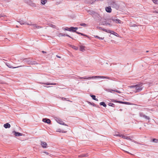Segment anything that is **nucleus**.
<instances>
[{"mask_svg":"<svg viewBox=\"0 0 158 158\" xmlns=\"http://www.w3.org/2000/svg\"><path fill=\"white\" fill-rule=\"evenodd\" d=\"M143 84L141 83H139L137 84L133 85L128 86L130 89H133V91L135 93H137L140 92L142 90L143 88Z\"/></svg>","mask_w":158,"mask_h":158,"instance_id":"obj_1","label":"nucleus"},{"mask_svg":"<svg viewBox=\"0 0 158 158\" xmlns=\"http://www.w3.org/2000/svg\"><path fill=\"white\" fill-rule=\"evenodd\" d=\"M102 78L103 79H110V77H107V76H93L92 77H83V79H86L88 80H90L92 79H95L96 78Z\"/></svg>","mask_w":158,"mask_h":158,"instance_id":"obj_2","label":"nucleus"},{"mask_svg":"<svg viewBox=\"0 0 158 158\" xmlns=\"http://www.w3.org/2000/svg\"><path fill=\"white\" fill-rule=\"evenodd\" d=\"M109 5L112 7L118 9V6L116 3L113 1H111L110 2Z\"/></svg>","mask_w":158,"mask_h":158,"instance_id":"obj_3","label":"nucleus"},{"mask_svg":"<svg viewBox=\"0 0 158 158\" xmlns=\"http://www.w3.org/2000/svg\"><path fill=\"white\" fill-rule=\"evenodd\" d=\"M103 31H105L107 33H110L111 34H113L117 36H118V34L117 33H116L113 31H111L109 30H106V29H103Z\"/></svg>","mask_w":158,"mask_h":158,"instance_id":"obj_4","label":"nucleus"},{"mask_svg":"<svg viewBox=\"0 0 158 158\" xmlns=\"http://www.w3.org/2000/svg\"><path fill=\"white\" fill-rule=\"evenodd\" d=\"M111 20L112 21L117 23H122V21L116 18H112Z\"/></svg>","mask_w":158,"mask_h":158,"instance_id":"obj_5","label":"nucleus"},{"mask_svg":"<svg viewBox=\"0 0 158 158\" xmlns=\"http://www.w3.org/2000/svg\"><path fill=\"white\" fill-rule=\"evenodd\" d=\"M19 23L20 24L23 25V24H27V25H31V23H27V22H25L23 20H20L19 21H18Z\"/></svg>","mask_w":158,"mask_h":158,"instance_id":"obj_6","label":"nucleus"},{"mask_svg":"<svg viewBox=\"0 0 158 158\" xmlns=\"http://www.w3.org/2000/svg\"><path fill=\"white\" fill-rule=\"evenodd\" d=\"M6 64L9 68L12 69H15L16 68L21 67L22 66H19L14 67L12 66L10 64H9L8 63H6Z\"/></svg>","mask_w":158,"mask_h":158,"instance_id":"obj_7","label":"nucleus"},{"mask_svg":"<svg viewBox=\"0 0 158 158\" xmlns=\"http://www.w3.org/2000/svg\"><path fill=\"white\" fill-rule=\"evenodd\" d=\"M42 121L43 122L47 123L48 124H50L51 123V121L49 119H47L46 118H43Z\"/></svg>","mask_w":158,"mask_h":158,"instance_id":"obj_8","label":"nucleus"},{"mask_svg":"<svg viewBox=\"0 0 158 158\" xmlns=\"http://www.w3.org/2000/svg\"><path fill=\"white\" fill-rule=\"evenodd\" d=\"M56 121L58 123L60 124L63 125L67 126H68L67 124H64L63 122L60 120V119L56 120Z\"/></svg>","mask_w":158,"mask_h":158,"instance_id":"obj_9","label":"nucleus"},{"mask_svg":"<svg viewBox=\"0 0 158 158\" xmlns=\"http://www.w3.org/2000/svg\"><path fill=\"white\" fill-rule=\"evenodd\" d=\"M105 10L106 12L108 13L111 12L112 9L110 6L106 7L105 8Z\"/></svg>","mask_w":158,"mask_h":158,"instance_id":"obj_10","label":"nucleus"},{"mask_svg":"<svg viewBox=\"0 0 158 158\" xmlns=\"http://www.w3.org/2000/svg\"><path fill=\"white\" fill-rule=\"evenodd\" d=\"M13 133H14V134L16 136H20L22 135V134L19 132H16L15 131H13Z\"/></svg>","mask_w":158,"mask_h":158,"instance_id":"obj_11","label":"nucleus"},{"mask_svg":"<svg viewBox=\"0 0 158 158\" xmlns=\"http://www.w3.org/2000/svg\"><path fill=\"white\" fill-rule=\"evenodd\" d=\"M41 144L43 148H47V144L46 142H41Z\"/></svg>","mask_w":158,"mask_h":158,"instance_id":"obj_12","label":"nucleus"},{"mask_svg":"<svg viewBox=\"0 0 158 158\" xmlns=\"http://www.w3.org/2000/svg\"><path fill=\"white\" fill-rule=\"evenodd\" d=\"M65 36L71 38V37L68 35H65V34H63V33H60L58 35V36L59 37H60L61 36Z\"/></svg>","mask_w":158,"mask_h":158,"instance_id":"obj_13","label":"nucleus"},{"mask_svg":"<svg viewBox=\"0 0 158 158\" xmlns=\"http://www.w3.org/2000/svg\"><path fill=\"white\" fill-rule=\"evenodd\" d=\"M31 25L32 26L33 28L35 29H39L41 27L40 26H37L36 24H31Z\"/></svg>","mask_w":158,"mask_h":158,"instance_id":"obj_14","label":"nucleus"},{"mask_svg":"<svg viewBox=\"0 0 158 158\" xmlns=\"http://www.w3.org/2000/svg\"><path fill=\"white\" fill-rule=\"evenodd\" d=\"M120 136H121V137H122V138H123V139H128V140H131V139L128 137L127 136H125V135H122V134H121V135H120Z\"/></svg>","mask_w":158,"mask_h":158,"instance_id":"obj_15","label":"nucleus"},{"mask_svg":"<svg viewBox=\"0 0 158 158\" xmlns=\"http://www.w3.org/2000/svg\"><path fill=\"white\" fill-rule=\"evenodd\" d=\"M3 126L5 128H10V125L9 123H6L4 124Z\"/></svg>","mask_w":158,"mask_h":158,"instance_id":"obj_16","label":"nucleus"},{"mask_svg":"<svg viewBox=\"0 0 158 158\" xmlns=\"http://www.w3.org/2000/svg\"><path fill=\"white\" fill-rule=\"evenodd\" d=\"M88 13L91 15H94L95 13V12L94 11L91 10H89L88 11Z\"/></svg>","mask_w":158,"mask_h":158,"instance_id":"obj_17","label":"nucleus"},{"mask_svg":"<svg viewBox=\"0 0 158 158\" xmlns=\"http://www.w3.org/2000/svg\"><path fill=\"white\" fill-rule=\"evenodd\" d=\"M37 64L35 61H30V62L28 63V64Z\"/></svg>","mask_w":158,"mask_h":158,"instance_id":"obj_18","label":"nucleus"},{"mask_svg":"<svg viewBox=\"0 0 158 158\" xmlns=\"http://www.w3.org/2000/svg\"><path fill=\"white\" fill-rule=\"evenodd\" d=\"M85 47L83 46H81L80 47V51L82 52L85 51Z\"/></svg>","mask_w":158,"mask_h":158,"instance_id":"obj_19","label":"nucleus"},{"mask_svg":"<svg viewBox=\"0 0 158 158\" xmlns=\"http://www.w3.org/2000/svg\"><path fill=\"white\" fill-rule=\"evenodd\" d=\"M90 96L92 98V99L94 100L98 101V99L96 98V96L94 95H91Z\"/></svg>","mask_w":158,"mask_h":158,"instance_id":"obj_20","label":"nucleus"},{"mask_svg":"<svg viewBox=\"0 0 158 158\" xmlns=\"http://www.w3.org/2000/svg\"><path fill=\"white\" fill-rule=\"evenodd\" d=\"M74 28L73 27H71L69 28V31H73V32H75L76 31H75V30H74V28Z\"/></svg>","mask_w":158,"mask_h":158,"instance_id":"obj_21","label":"nucleus"},{"mask_svg":"<svg viewBox=\"0 0 158 158\" xmlns=\"http://www.w3.org/2000/svg\"><path fill=\"white\" fill-rule=\"evenodd\" d=\"M47 1L46 0H41V3L42 5H44L46 2H47Z\"/></svg>","mask_w":158,"mask_h":158,"instance_id":"obj_22","label":"nucleus"},{"mask_svg":"<svg viewBox=\"0 0 158 158\" xmlns=\"http://www.w3.org/2000/svg\"><path fill=\"white\" fill-rule=\"evenodd\" d=\"M100 105L101 106H103L104 107H106V105L103 102H101L100 103Z\"/></svg>","mask_w":158,"mask_h":158,"instance_id":"obj_23","label":"nucleus"},{"mask_svg":"<svg viewBox=\"0 0 158 158\" xmlns=\"http://www.w3.org/2000/svg\"><path fill=\"white\" fill-rule=\"evenodd\" d=\"M44 84L47 85H56V83H44Z\"/></svg>","mask_w":158,"mask_h":158,"instance_id":"obj_24","label":"nucleus"},{"mask_svg":"<svg viewBox=\"0 0 158 158\" xmlns=\"http://www.w3.org/2000/svg\"><path fill=\"white\" fill-rule=\"evenodd\" d=\"M71 46L72 48H73V49H75L76 50H77L78 49V48L75 46L73 45H71Z\"/></svg>","mask_w":158,"mask_h":158,"instance_id":"obj_25","label":"nucleus"},{"mask_svg":"<svg viewBox=\"0 0 158 158\" xmlns=\"http://www.w3.org/2000/svg\"><path fill=\"white\" fill-rule=\"evenodd\" d=\"M94 36L95 38H98L100 40H103L104 38V37H103V38L100 37L98 36H97V35H96V36L94 35Z\"/></svg>","mask_w":158,"mask_h":158,"instance_id":"obj_26","label":"nucleus"},{"mask_svg":"<svg viewBox=\"0 0 158 158\" xmlns=\"http://www.w3.org/2000/svg\"><path fill=\"white\" fill-rule=\"evenodd\" d=\"M152 1L155 4H158V0H152Z\"/></svg>","mask_w":158,"mask_h":158,"instance_id":"obj_27","label":"nucleus"},{"mask_svg":"<svg viewBox=\"0 0 158 158\" xmlns=\"http://www.w3.org/2000/svg\"><path fill=\"white\" fill-rule=\"evenodd\" d=\"M56 131L59 132H62L63 133V132L65 133L66 132V131H62L60 129H57Z\"/></svg>","mask_w":158,"mask_h":158,"instance_id":"obj_28","label":"nucleus"},{"mask_svg":"<svg viewBox=\"0 0 158 158\" xmlns=\"http://www.w3.org/2000/svg\"><path fill=\"white\" fill-rule=\"evenodd\" d=\"M87 156L86 154H81V155H80L79 156V157H85V156Z\"/></svg>","mask_w":158,"mask_h":158,"instance_id":"obj_29","label":"nucleus"},{"mask_svg":"<svg viewBox=\"0 0 158 158\" xmlns=\"http://www.w3.org/2000/svg\"><path fill=\"white\" fill-rule=\"evenodd\" d=\"M120 135L118 133H116L114 135L117 136H119L120 137H121L120 135Z\"/></svg>","mask_w":158,"mask_h":158,"instance_id":"obj_30","label":"nucleus"},{"mask_svg":"<svg viewBox=\"0 0 158 158\" xmlns=\"http://www.w3.org/2000/svg\"><path fill=\"white\" fill-rule=\"evenodd\" d=\"M108 105L109 106H112V107H114V105L113 103H109V104H108Z\"/></svg>","mask_w":158,"mask_h":158,"instance_id":"obj_31","label":"nucleus"},{"mask_svg":"<svg viewBox=\"0 0 158 158\" xmlns=\"http://www.w3.org/2000/svg\"><path fill=\"white\" fill-rule=\"evenodd\" d=\"M106 91L107 92L112 93V91H114V90L112 89H108V90H107Z\"/></svg>","mask_w":158,"mask_h":158,"instance_id":"obj_32","label":"nucleus"},{"mask_svg":"<svg viewBox=\"0 0 158 158\" xmlns=\"http://www.w3.org/2000/svg\"><path fill=\"white\" fill-rule=\"evenodd\" d=\"M143 116V118L145 119H149V118L148 117L145 115H144V116Z\"/></svg>","mask_w":158,"mask_h":158,"instance_id":"obj_33","label":"nucleus"},{"mask_svg":"<svg viewBox=\"0 0 158 158\" xmlns=\"http://www.w3.org/2000/svg\"><path fill=\"white\" fill-rule=\"evenodd\" d=\"M130 26L131 27H135L136 26V25L135 24H132V23H131L130 24Z\"/></svg>","mask_w":158,"mask_h":158,"instance_id":"obj_34","label":"nucleus"},{"mask_svg":"<svg viewBox=\"0 0 158 158\" xmlns=\"http://www.w3.org/2000/svg\"><path fill=\"white\" fill-rule=\"evenodd\" d=\"M95 0H91L90 1V2H89V3L91 4H92L94 2H95Z\"/></svg>","mask_w":158,"mask_h":158,"instance_id":"obj_35","label":"nucleus"},{"mask_svg":"<svg viewBox=\"0 0 158 158\" xmlns=\"http://www.w3.org/2000/svg\"><path fill=\"white\" fill-rule=\"evenodd\" d=\"M49 26L50 27H53V28H55V27H56V26L55 25H53V24H50V25H49Z\"/></svg>","mask_w":158,"mask_h":158,"instance_id":"obj_36","label":"nucleus"},{"mask_svg":"<svg viewBox=\"0 0 158 158\" xmlns=\"http://www.w3.org/2000/svg\"><path fill=\"white\" fill-rule=\"evenodd\" d=\"M120 103H126L127 104H129V103H130L129 102H121V101H119V102Z\"/></svg>","mask_w":158,"mask_h":158,"instance_id":"obj_37","label":"nucleus"},{"mask_svg":"<svg viewBox=\"0 0 158 158\" xmlns=\"http://www.w3.org/2000/svg\"><path fill=\"white\" fill-rule=\"evenodd\" d=\"M70 28H68V27H66L64 29V30L65 31H69Z\"/></svg>","mask_w":158,"mask_h":158,"instance_id":"obj_38","label":"nucleus"},{"mask_svg":"<svg viewBox=\"0 0 158 158\" xmlns=\"http://www.w3.org/2000/svg\"><path fill=\"white\" fill-rule=\"evenodd\" d=\"M151 85V84L150 83H148L147 84V86L148 87L150 86Z\"/></svg>","mask_w":158,"mask_h":158,"instance_id":"obj_39","label":"nucleus"},{"mask_svg":"<svg viewBox=\"0 0 158 158\" xmlns=\"http://www.w3.org/2000/svg\"><path fill=\"white\" fill-rule=\"evenodd\" d=\"M97 28L98 29H99V30H102L103 31V29H104V28H102V27H97Z\"/></svg>","mask_w":158,"mask_h":158,"instance_id":"obj_40","label":"nucleus"},{"mask_svg":"<svg viewBox=\"0 0 158 158\" xmlns=\"http://www.w3.org/2000/svg\"><path fill=\"white\" fill-rule=\"evenodd\" d=\"M139 115L141 117H143V116H144L145 115L142 113H140Z\"/></svg>","mask_w":158,"mask_h":158,"instance_id":"obj_41","label":"nucleus"},{"mask_svg":"<svg viewBox=\"0 0 158 158\" xmlns=\"http://www.w3.org/2000/svg\"><path fill=\"white\" fill-rule=\"evenodd\" d=\"M114 91H115V92H117L118 93H121V92L120 91H118V90H117L116 89V90H114Z\"/></svg>","mask_w":158,"mask_h":158,"instance_id":"obj_42","label":"nucleus"},{"mask_svg":"<svg viewBox=\"0 0 158 158\" xmlns=\"http://www.w3.org/2000/svg\"><path fill=\"white\" fill-rule=\"evenodd\" d=\"M81 26H86V24L85 23H81L80 24Z\"/></svg>","mask_w":158,"mask_h":158,"instance_id":"obj_43","label":"nucleus"},{"mask_svg":"<svg viewBox=\"0 0 158 158\" xmlns=\"http://www.w3.org/2000/svg\"><path fill=\"white\" fill-rule=\"evenodd\" d=\"M62 100H65L66 99V98H64V97H62V98H61L60 97V98Z\"/></svg>","mask_w":158,"mask_h":158,"instance_id":"obj_44","label":"nucleus"},{"mask_svg":"<svg viewBox=\"0 0 158 158\" xmlns=\"http://www.w3.org/2000/svg\"><path fill=\"white\" fill-rule=\"evenodd\" d=\"M31 5L32 6H33V7L36 6L35 5L34 3H32V4Z\"/></svg>","mask_w":158,"mask_h":158,"instance_id":"obj_45","label":"nucleus"},{"mask_svg":"<svg viewBox=\"0 0 158 158\" xmlns=\"http://www.w3.org/2000/svg\"><path fill=\"white\" fill-rule=\"evenodd\" d=\"M89 103V104L91 105H93L94 106H95V104H94V103H93V104H92L91 103V102H88Z\"/></svg>","mask_w":158,"mask_h":158,"instance_id":"obj_46","label":"nucleus"},{"mask_svg":"<svg viewBox=\"0 0 158 158\" xmlns=\"http://www.w3.org/2000/svg\"><path fill=\"white\" fill-rule=\"evenodd\" d=\"M43 153L46 154V155H48L49 154V153L48 152H43Z\"/></svg>","mask_w":158,"mask_h":158,"instance_id":"obj_47","label":"nucleus"},{"mask_svg":"<svg viewBox=\"0 0 158 158\" xmlns=\"http://www.w3.org/2000/svg\"><path fill=\"white\" fill-rule=\"evenodd\" d=\"M74 28V30H75V31H76V30H77L78 28L77 27H74V28Z\"/></svg>","mask_w":158,"mask_h":158,"instance_id":"obj_48","label":"nucleus"},{"mask_svg":"<svg viewBox=\"0 0 158 158\" xmlns=\"http://www.w3.org/2000/svg\"><path fill=\"white\" fill-rule=\"evenodd\" d=\"M111 101H112V102H118L120 103V102H119V101H115V100H112Z\"/></svg>","mask_w":158,"mask_h":158,"instance_id":"obj_49","label":"nucleus"},{"mask_svg":"<svg viewBox=\"0 0 158 158\" xmlns=\"http://www.w3.org/2000/svg\"><path fill=\"white\" fill-rule=\"evenodd\" d=\"M80 34H81V35H84V36H85L86 35L82 33H80Z\"/></svg>","mask_w":158,"mask_h":158,"instance_id":"obj_50","label":"nucleus"},{"mask_svg":"<svg viewBox=\"0 0 158 158\" xmlns=\"http://www.w3.org/2000/svg\"><path fill=\"white\" fill-rule=\"evenodd\" d=\"M30 61H31V60H27V62L28 63H28L30 62Z\"/></svg>","mask_w":158,"mask_h":158,"instance_id":"obj_51","label":"nucleus"},{"mask_svg":"<svg viewBox=\"0 0 158 158\" xmlns=\"http://www.w3.org/2000/svg\"><path fill=\"white\" fill-rule=\"evenodd\" d=\"M76 32V33H77V34H80L81 33L78 32H77V31H76V32Z\"/></svg>","mask_w":158,"mask_h":158,"instance_id":"obj_52","label":"nucleus"},{"mask_svg":"<svg viewBox=\"0 0 158 158\" xmlns=\"http://www.w3.org/2000/svg\"><path fill=\"white\" fill-rule=\"evenodd\" d=\"M83 77H79V78L80 79H83Z\"/></svg>","mask_w":158,"mask_h":158,"instance_id":"obj_53","label":"nucleus"},{"mask_svg":"<svg viewBox=\"0 0 158 158\" xmlns=\"http://www.w3.org/2000/svg\"><path fill=\"white\" fill-rule=\"evenodd\" d=\"M57 56V57H58V58H60V57L59 56H58V55H57V56Z\"/></svg>","mask_w":158,"mask_h":158,"instance_id":"obj_54","label":"nucleus"},{"mask_svg":"<svg viewBox=\"0 0 158 158\" xmlns=\"http://www.w3.org/2000/svg\"><path fill=\"white\" fill-rule=\"evenodd\" d=\"M106 25H110V23H106Z\"/></svg>","mask_w":158,"mask_h":158,"instance_id":"obj_55","label":"nucleus"},{"mask_svg":"<svg viewBox=\"0 0 158 158\" xmlns=\"http://www.w3.org/2000/svg\"><path fill=\"white\" fill-rule=\"evenodd\" d=\"M42 52H43V53H46V52H44V51H42Z\"/></svg>","mask_w":158,"mask_h":158,"instance_id":"obj_56","label":"nucleus"},{"mask_svg":"<svg viewBox=\"0 0 158 158\" xmlns=\"http://www.w3.org/2000/svg\"><path fill=\"white\" fill-rule=\"evenodd\" d=\"M16 27H18L17 25L16 26Z\"/></svg>","mask_w":158,"mask_h":158,"instance_id":"obj_57","label":"nucleus"}]
</instances>
